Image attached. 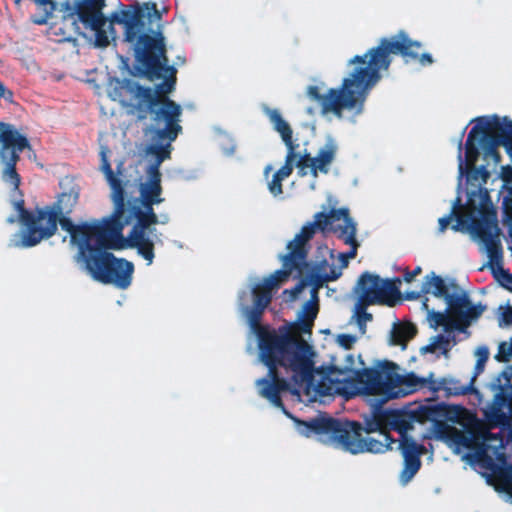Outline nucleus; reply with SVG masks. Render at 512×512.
Returning a JSON list of instances; mask_svg holds the SVG:
<instances>
[{
  "label": "nucleus",
  "instance_id": "obj_36",
  "mask_svg": "<svg viewBox=\"0 0 512 512\" xmlns=\"http://www.w3.org/2000/svg\"><path fill=\"white\" fill-rule=\"evenodd\" d=\"M35 22H36V23H38V24H41V23H43L44 21L36 20Z\"/></svg>",
  "mask_w": 512,
  "mask_h": 512
},
{
  "label": "nucleus",
  "instance_id": "obj_33",
  "mask_svg": "<svg viewBox=\"0 0 512 512\" xmlns=\"http://www.w3.org/2000/svg\"><path fill=\"white\" fill-rule=\"evenodd\" d=\"M420 294H422L421 291L420 292H416V291L406 292V299H409V300L417 299L420 296Z\"/></svg>",
  "mask_w": 512,
  "mask_h": 512
},
{
  "label": "nucleus",
  "instance_id": "obj_21",
  "mask_svg": "<svg viewBox=\"0 0 512 512\" xmlns=\"http://www.w3.org/2000/svg\"><path fill=\"white\" fill-rule=\"evenodd\" d=\"M416 334V328L412 324H394L390 331L389 343L398 345L402 350L406 348V344Z\"/></svg>",
  "mask_w": 512,
  "mask_h": 512
},
{
  "label": "nucleus",
  "instance_id": "obj_29",
  "mask_svg": "<svg viewBox=\"0 0 512 512\" xmlns=\"http://www.w3.org/2000/svg\"><path fill=\"white\" fill-rule=\"evenodd\" d=\"M357 341V337L351 334H339L336 337V342L344 349H350Z\"/></svg>",
  "mask_w": 512,
  "mask_h": 512
},
{
  "label": "nucleus",
  "instance_id": "obj_31",
  "mask_svg": "<svg viewBox=\"0 0 512 512\" xmlns=\"http://www.w3.org/2000/svg\"><path fill=\"white\" fill-rule=\"evenodd\" d=\"M474 355L476 360L486 362L489 356L488 348L485 346H479L476 348Z\"/></svg>",
  "mask_w": 512,
  "mask_h": 512
},
{
  "label": "nucleus",
  "instance_id": "obj_11",
  "mask_svg": "<svg viewBox=\"0 0 512 512\" xmlns=\"http://www.w3.org/2000/svg\"><path fill=\"white\" fill-rule=\"evenodd\" d=\"M299 435L316 437L324 444L332 445L353 455L363 453L382 454L392 450L393 440L386 432H380L378 438L362 436V427L353 422L335 420L319 414L309 421H296Z\"/></svg>",
  "mask_w": 512,
  "mask_h": 512
},
{
  "label": "nucleus",
  "instance_id": "obj_14",
  "mask_svg": "<svg viewBox=\"0 0 512 512\" xmlns=\"http://www.w3.org/2000/svg\"><path fill=\"white\" fill-rule=\"evenodd\" d=\"M298 145L294 144V156L296 160L297 176L300 185L309 190L316 188L319 174H328L336 160L339 144L331 135H326L319 143L315 156L306 151H296Z\"/></svg>",
  "mask_w": 512,
  "mask_h": 512
},
{
  "label": "nucleus",
  "instance_id": "obj_20",
  "mask_svg": "<svg viewBox=\"0 0 512 512\" xmlns=\"http://www.w3.org/2000/svg\"><path fill=\"white\" fill-rule=\"evenodd\" d=\"M109 149L103 145L100 147V171L104 174V177L110 187L111 190V200L113 202V206H116V209L119 210L121 206V186L123 184L122 180V172L120 170V166L117 169V173L114 174L111 165L109 162Z\"/></svg>",
  "mask_w": 512,
  "mask_h": 512
},
{
  "label": "nucleus",
  "instance_id": "obj_10",
  "mask_svg": "<svg viewBox=\"0 0 512 512\" xmlns=\"http://www.w3.org/2000/svg\"><path fill=\"white\" fill-rule=\"evenodd\" d=\"M133 46L131 43H129ZM134 48V47H132ZM135 50V49H133ZM136 52V51H134ZM156 53L158 56V64L163 76L168 78L166 83L154 90L151 88H144L139 86L136 82L131 80H113L108 85V95L113 101L120 102L123 106L128 108V113L136 116L138 119L143 120L147 118L149 113L152 114L153 124L148 128L165 129L166 125H158L157 117L161 112L165 118H169L167 111L172 108H178L179 119L181 120L182 109L180 105L171 101L166 97L174 88V75L176 70L167 65V58L165 56V38L163 37V50L152 48L144 54H136L141 59L148 56L150 53Z\"/></svg>",
  "mask_w": 512,
  "mask_h": 512
},
{
  "label": "nucleus",
  "instance_id": "obj_24",
  "mask_svg": "<svg viewBox=\"0 0 512 512\" xmlns=\"http://www.w3.org/2000/svg\"><path fill=\"white\" fill-rule=\"evenodd\" d=\"M420 460H404L403 468L399 474V481L402 486H406L420 469Z\"/></svg>",
  "mask_w": 512,
  "mask_h": 512
},
{
  "label": "nucleus",
  "instance_id": "obj_4",
  "mask_svg": "<svg viewBox=\"0 0 512 512\" xmlns=\"http://www.w3.org/2000/svg\"><path fill=\"white\" fill-rule=\"evenodd\" d=\"M169 118L160 112L157 117L158 125L163 122L165 129L146 128L145 136L149 143L145 146L138 163L141 175L138 179L139 198L125 202V185L121 186V206L119 210L113 206V212L108 222L119 229V233L110 241L109 247L115 251L134 249L137 255L144 259L147 266L155 259V246L161 244V234L154 227L157 224H167L169 217H158L154 205L164 202L162 197L160 165L170 158L172 142L182 131L178 108L167 111Z\"/></svg>",
  "mask_w": 512,
  "mask_h": 512
},
{
  "label": "nucleus",
  "instance_id": "obj_2",
  "mask_svg": "<svg viewBox=\"0 0 512 512\" xmlns=\"http://www.w3.org/2000/svg\"><path fill=\"white\" fill-rule=\"evenodd\" d=\"M252 341L256 343L259 361L269 369L266 377L256 380L257 392L272 406L281 409L293 421L295 429L296 421L300 420L293 417L282 405L281 394L286 390L287 384L280 378L278 367L291 375L303 395L310 401H323L327 397L335 396L352 398L364 395L376 396L385 402L406 396L425 382L412 373L399 375L396 366L390 363H378L372 368H364L361 358L356 359L352 354L345 355L344 363L332 361L319 364L317 352L313 365L307 369L305 375H297L291 367L280 362H264L258 343L254 339Z\"/></svg>",
  "mask_w": 512,
  "mask_h": 512
},
{
  "label": "nucleus",
  "instance_id": "obj_19",
  "mask_svg": "<svg viewBox=\"0 0 512 512\" xmlns=\"http://www.w3.org/2000/svg\"><path fill=\"white\" fill-rule=\"evenodd\" d=\"M511 376L512 366H509L490 383V389L494 393V397L485 408L484 413L493 424H505L512 418Z\"/></svg>",
  "mask_w": 512,
  "mask_h": 512
},
{
  "label": "nucleus",
  "instance_id": "obj_18",
  "mask_svg": "<svg viewBox=\"0 0 512 512\" xmlns=\"http://www.w3.org/2000/svg\"><path fill=\"white\" fill-rule=\"evenodd\" d=\"M354 293L361 305L386 304L394 306L399 302L396 281L382 279L371 273H364L360 276Z\"/></svg>",
  "mask_w": 512,
  "mask_h": 512
},
{
  "label": "nucleus",
  "instance_id": "obj_34",
  "mask_svg": "<svg viewBox=\"0 0 512 512\" xmlns=\"http://www.w3.org/2000/svg\"><path fill=\"white\" fill-rule=\"evenodd\" d=\"M484 364H485V362L476 360V365H475L476 373H480L483 371Z\"/></svg>",
  "mask_w": 512,
  "mask_h": 512
},
{
  "label": "nucleus",
  "instance_id": "obj_5",
  "mask_svg": "<svg viewBox=\"0 0 512 512\" xmlns=\"http://www.w3.org/2000/svg\"><path fill=\"white\" fill-rule=\"evenodd\" d=\"M411 47H422V43L410 38L404 30L382 37L364 54L347 60L348 72L338 87H328L325 82L316 81L307 86L306 95L319 104L327 118L355 123L364 112L369 92L381 80L382 73L388 71L391 54L403 57Z\"/></svg>",
  "mask_w": 512,
  "mask_h": 512
},
{
  "label": "nucleus",
  "instance_id": "obj_3",
  "mask_svg": "<svg viewBox=\"0 0 512 512\" xmlns=\"http://www.w3.org/2000/svg\"><path fill=\"white\" fill-rule=\"evenodd\" d=\"M314 236L311 224H304L300 231L286 244V252L278 255L281 268L264 277H250L248 287L238 293V307L250 327L248 350L254 339L260 347L261 359L271 364L280 362L291 367L297 375H305L313 365L316 349L311 344L312 331L305 332L298 323L299 312L293 323L278 330L258 324L263 311L272 300L273 293L287 283L308 254V242Z\"/></svg>",
  "mask_w": 512,
  "mask_h": 512
},
{
  "label": "nucleus",
  "instance_id": "obj_30",
  "mask_svg": "<svg viewBox=\"0 0 512 512\" xmlns=\"http://www.w3.org/2000/svg\"><path fill=\"white\" fill-rule=\"evenodd\" d=\"M498 322L500 326H508L512 323V308H501L498 315Z\"/></svg>",
  "mask_w": 512,
  "mask_h": 512
},
{
  "label": "nucleus",
  "instance_id": "obj_25",
  "mask_svg": "<svg viewBox=\"0 0 512 512\" xmlns=\"http://www.w3.org/2000/svg\"><path fill=\"white\" fill-rule=\"evenodd\" d=\"M495 359L499 362H509L512 359V342L500 343Z\"/></svg>",
  "mask_w": 512,
  "mask_h": 512
},
{
  "label": "nucleus",
  "instance_id": "obj_15",
  "mask_svg": "<svg viewBox=\"0 0 512 512\" xmlns=\"http://www.w3.org/2000/svg\"><path fill=\"white\" fill-rule=\"evenodd\" d=\"M262 110L269 119L273 129L280 135L283 143L287 148L285 162L281 168L273 172L271 176L270 173L273 170L271 164L266 165L263 171L268 191L272 196L279 197L283 193L282 181L287 179L292 174L294 167L296 168L294 143L292 139L293 131L289 123L284 119L278 109L263 105Z\"/></svg>",
  "mask_w": 512,
  "mask_h": 512
},
{
  "label": "nucleus",
  "instance_id": "obj_27",
  "mask_svg": "<svg viewBox=\"0 0 512 512\" xmlns=\"http://www.w3.org/2000/svg\"><path fill=\"white\" fill-rule=\"evenodd\" d=\"M352 318L356 319V323H357L360 333L362 335L365 334L366 323L372 319L371 314H369L365 311H357L356 314H354Z\"/></svg>",
  "mask_w": 512,
  "mask_h": 512
},
{
  "label": "nucleus",
  "instance_id": "obj_17",
  "mask_svg": "<svg viewBox=\"0 0 512 512\" xmlns=\"http://www.w3.org/2000/svg\"><path fill=\"white\" fill-rule=\"evenodd\" d=\"M422 294H432L437 298H443L447 305V313L466 312L471 313L479 309V305H472L468 295L454 283H447L445 279L430 272L423 278L421 283Z\"/></svg>",
  "mask_w": 512,
  "mask_h": 512
},
{
  "label": "nucleus",
  "instance_id": "obj_16",
  "mask_svg": "<svg viewBox=\"0 0 512 512\" xmlns=\"http://www.w3.org/2000/svg\"><path fill=\"white\" fill-rule=\"evenodd\" d=\"M0 97L7 100L12 99V93L6 91L0 83ZM30 148L27 138L14 126L7 123H0V162L3 166L2 179L13 189H17L20 179L15 166L19 160V153Z\"/></svg>",
  "mask_w": 512,
  "mask_h": 512
},
{
  "label": "nucleus",
  "instance_id": "obj_23",
  "mask_svg": "<svg viewBox=\"0 0 512 512\" xmlns=\"http://www.w3.org/2000/svg\"><path fill=\"white\" fill-rule=\"evenodd\" d=\"M422 47H411L407 49L408 54H404L403 58L406 62L415 61L420 66L426 67L433 64L434 59L433 56L429 52H421L418 53Z\"/></svg>",
  "mask_w": 512,
  "mask_h": 512
},
{
  "label": "nucleus",
  "instance_id": "obj_8",
  "mask_svg": "<svg viewBox=\"0 0 512 512\" xmlns=\"http://www.w3.org/2000/svg\"><path fill=\"white\" fill-rule=\"evenodd\" d=\"M87 6L79 13L82 23L95 34L99 47H106L116 38L113 23L124 26L125 41L131 43L137 54L152 48L163 50L161 13L154 3H145L141 10H119L106 18L102 10L105 0H85Z\"/></svg>",
  "mask_w": 512,
  "mask_h": 512
},
{
  "label": "nucleus",
  "instance_id": "obj_12",
  "mask_svg": "<svg viewBox=\"0 0 512 512\" xmlns=\"http://www.w3.org/2000/svg\"><path fill=\"white\" fill-rule=\"evenodd\" d=\"M79 191L75 188L62 193L56 205L51 208L40 210L37 213H29L23 207V201L13 202L15 216L7 218V222L14 224L19 222L21 228L10 238V246L16 248H30L39 244L41 241L53 236L57 230L58 222L68 220L59 219L62 213L69 212L77 203Z\"/></svg>",
  "mask_w": 512,
  "mask_h": 512
},
{
  "label": "nucleus",
  "instance_id": "obj_7",
  "mask_svg": "<svg viewBox=\"0 0 512 512\" xmlns=\"http://www.w3.org/2000/svg\"><path fill=\"white\" fill-rule=\"evenodd\" d=\"M476 417L465 409L454 408L448 422L438 423L431 434L444 442L474 470L493 477L487 480L505 501L512 502V466L505 468L503 440L487 430L477 431Z\"/></svg>",
  "mask_w": 512,
  "mask_h": 512
},
{
  "label": "nucleus",
  "instance_id": "obj_1",
  "mask_svg": "<svg viewBox=\"0 0 512 512\" xmlns=\"http://www.w3.org/2000/svg\"><path fill=\"white\" fill-rule=\"evenodd\" d=\"M465 143V158L462 156L463 129L458 140V180L466 176L467 199L459 205L457 198L451 211L438 220L439 231L448 225L454 231L467 233L480 250L486 254L488 265L499 268L502 260L501 230L498 225L497 208L484 187L490 177L487 168L501 161L498 147H504L512 160V120L496 114L476 117Z\"/></svg>",
  "mask_w": 512,
  "mask_h": 512
},
{
  "label": "nucleus",
  "instance_id": "obj_32",
  "mask_svg": "<svg viewBox=\"0 0 512 512\" xmlns=\"http://www.w3.org/2000/svg\"><path fill=\"white\" fill-rule=\"evenodd\" d=\"M422 272L421 266H417L413 271H407L404 275V281L406 283L412 282Z\"/></svg>",
  "mask_w": 512,
  "mask_h": 512
},
{
  "label": "nucleus",
  "instance_id": "obj_6",
  "mask_svg": "<svg viewBox=\"0 0 512 512\" xmlns=\"http://www.w3.org/2000/svg\"><path fill=\"white\" fill-rule=\"evenodd\" d=\"M336 204L335 199L328 197L329 211L326 212L323 207L322 211L314 215V220L306 224L312 225L314 234L317 229L332 230L338 233V236L350 246V250L346 253H335L327 246H319L314 260L308 262L305 259L301 263L297 285L282 293L287 302L309 296L299 310L298 326L305 332L312 331L319 311L318 290L342 275L349 261L355 258L359 246L356 240L357 224L350 216L349 209L347 207L336 208Z\"/></svg>",
  "mask_w": 512,
  "mask_h": 512
},
{
  "label": "nucleus",
  "instance_id": "obj_26",
  "mask_svg": "<svg viewBox=\"0 0 512 512\" xmlns=\"http://www.w3.org/2000/svg\"><path fill=\"white\" fill-rule=\"evenodd\" d=\"M221 149L226 156H232L236 150L234 140L227 134H223L219 139Z\"/></svg>",
  "mask_w": 512,
  "mask_h": 512
},
{
  "label": "nucleus",
  "instance_id": "obj_13",
  "mask_svg": "<svg viewBox=\"0 0 512 512\" xmlns=\"http://www.w3.org/2000/svg\"><path fill=\"white\" fill-rule=\"evenodd\" d=\"M427 299L422 302V308L426 311V321L430 328L437 330L443 329V333H439L429 338L428 343L420 348L421 354L431 353L436 357L444 356L448 358L449 352L457 344L455 332L466 333L467 328L475 322L483 313L484 307L479 305V309L471 311V313L458 312L447 313L438 312L430 309Z\"/></svg>",
  "mask_w": 512,
  "mask_h": 512
},
{
  "label": "nucleus",
  "instance_id": "obj_35",
  "mask_svg": "<svg viewBox=\"0 0 512 512\" xmlns=\"http://www.w3.org/2000/svg\"><path fill=\"white\" fill-rule=\"evenodd\" d=\"M19 1H20V0H16V2H17V3H18ZM35 1H36V2H38V3H41V4H42V3H45V0H35Z\"/></svg>",
  "mask_w": 512,
  "mask_h": 512
},
{
  "label": "nucleus",
  "instance_id": "obj_22",
  "mask_svg": "<svg viewBox=\"0 0 512 512\" xmlns=\"http://www.w3.org/2000/svg\"><path fill=\"white\" fill-rule=\"evenodd\" d=\"M399 449L404 460H420L424 453L423 447L419 446L413 438L403 435Z\"/></svg>",
  "mask_w": 512,
  "mask_h": 512
},
{
  "label": "nucleus",
  "instance_id": "obj_9",
  "mask_svg": "<svg viewBox=\"0 0 512 512\" xmlns=\"http://www.w3.org/2000/svg\"><path fill=\"white\" fill-rule=\"evenodd\" d=\"M61 228L69 234L70 245L78 250L76 261L95 281L112 284L119 289H127L131 285L133 262L106 251L114 250L108 245L117 234L106 239L100 222L96 220L77 224L64 220Z\"/></svg>",
  "mask_w": 512,
  "mask_h": 512
},
{
  "label": "nucleus",
  "instance_id": "obj_28",
  "mask_svg": "<svg viewBox=\"0 0 512 512\" xmlns=\"http://www.w3.org/2000/svg\"><path fill=\"white\" fill-rule=\"evenodd\" d=\"M449 384H451L450 381H448L447 379H442L439 382L438 386L435 388L436 389H445L448 391L449 395H464V394L468 393V391L470 390L469 387H457V388L451 389L448 387Z\"/></svg>",
  "mask_w": 512,
  "mask_h": 512
}]
</instances>
